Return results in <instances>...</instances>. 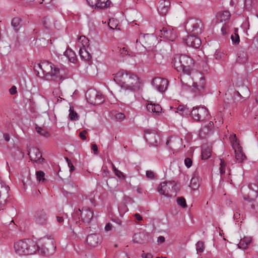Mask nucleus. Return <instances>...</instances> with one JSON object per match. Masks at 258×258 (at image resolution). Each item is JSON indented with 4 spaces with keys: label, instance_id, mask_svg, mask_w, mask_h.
Instances as JSON below:
<instances>
[{
    "label": "nucleus",
    "instance_id": "23",
    "mask_svg": "<svg viewBox=\"0 0 258 258\" xmlns=\"http://www.w3.org/2000/svg\"><path fill=\"white\" fill-rule=\"evenodd\" d=\"M147 109L149 112H152L154 115H159L162 110L159 104L152 103L147 104Z\"/></svg>",
    "mask_w": 258,
    "mask_h": 258
},
{
    "label": "nucleus",
    "instance_id": "61",
    "mask_svg": "<svg viewBox=\"0 0 258 258\" xmlns=\"http://www.w3.org/2000/svg\"><path fill=\"white\" fill-rule=\"evenodd\" d=\"M135 217L136 218L137 220L140 221L142 220V216L138 213H136L134 215Z\"/></svg>",
    "mask_w": 258,
    "mask_h": 258
},
{
    "label": "nucleus",
    "instance_id": "33",
    "mask_svg": "<svg viewBox=\"0 0 258 258\" xmlns=\"http://www.w3.org/2000/svg\"><path fill=\"white\" fill-rule=\"evenodd\" d=\"M89 40L84 35L81 36L78 39V44L80 48H88L89 45Z\"/></svg>",
    "mask_w": 258,
    "mask_h": 258
},
{
    "label": "nucleus",
    "instance_id": "7",
    "mask_svg": "<svg viewBox=\"0 0 258 258\" xmlns=\"http://www.w3.org/2000/svg\"><path fill=\"white\" fill-rule=\"evenodd\" d=\"M142 85V82L140 79L137 75L130 72L124 89L137 91L141 89Z\"/></svg>",
    "mask_w": 258,
    "mask_h": 258
},
{
    "label": "nucleus",
    "instance_id": "24",
    "mask_svg": "<svg viewBox=\"0 0 258 258\" xmlns=\"http://www.w3.org/2000/svg\"><path fill=\"white\" fill-rule=\"evenodd\" d=\"M230 14L228 11H222L217 14V18L221 22H226L229 20Z\"/></svg>",
    "mask_w": 258,
    "mask_h": 258
},
{
    "label": "nucleus",
    "instance_id": "58",
    "mask_svg": "<svg viewBox=\"0 0 258 258\" xmlns=\"http://www.w3.org/2000/svg\"><path fill=\"white\" fill-rule=\"evenodd\" d=\"M165 241V238L163 236H160L158 237L157 242L158 243H161Z\"/></svg>",
    "mask_w": 258,
    "mask_h": 258
},
{
    "label": "nucleus",
    "instance_id": "51",
    "mask_svg": "<svg viewBox=\"0 0 258 258\" xmlns=\"http://www.w3.org/2000/svg\"><path fill=\"white\" fill-rule=\"evenodd\" d=\"M118 52L123 55H126L128 54V51L125 47L119 48Z\"/></svg>",
    "mask_w": 258,
    "mask_h": 258
},
{
    "label": "nucleus",
    "instance_id": "59",
    "mask_svg": "<svg viewBox=\"0 0 258 258\" xmlns=\"http://www.w3.org/2000/svg\"><path fill=\"white\" fill-rule=\"evenodd\" d=\"M111 228H112V225L110 224V223H107L106 225H105V230L106 231H110V230H111Z\"/></svg>",
    "mask_w": 258,
    "mask_h": 258
},
{
    "label": "nucleus",
    "instance_id": "12",
    "mask_svg": "<svg viewBox=\"0 0 258 258\" xmlns=\"http://www.w3.org/2000/svg\"><path fill=\"white\" fill-rule=\"evenodd\" d=\"M152 84L153 87L160 92L165 91L168 86L167 80L159 77L153 79Z\"/></svg>",
    "mask_w": 258,
    "mask_h": 258
},
{
    "label": "nucleus",
    "instance_id": "37",
    "mask_svg": "<svg viewBox=\"0 0 258 258\" xmlns=\"http://www.w3.org/2000/svg\"><path fill=\"white\" fill-rule=\"evenodd\" d=\"M21 20L19 17H15L12 19L11 25L15 31H18L19 30L21 27Z\"/></svg>",
    "mask_w": 258,
    "mask_h": 258
},
{
    "label": "nucleus",
    "instance_id": "36",
    "mask_svg": "<svg viewBox=\"0 0 258 258\" xmlns=\"http://www.w3.org/2000/svg\"><path fill=\"white\" fill-rule=\"evenodd\" d=\"M235 153V159L239 162H242L244 160L246 159V157L243 152L242 149L241 150H236Z\"/></svg>",
    "mask_w": 258,
    "mask_h": 258
},
{
    "label": "nucleus",
    "instance_id": "57",
    "mask_svg": "<svg viewBox=\"0 0 258 258\" xmlns=\"http://www.w3.org/2000/svg\"><path fill=\"white\" fill-rule=\"evenodd\" d=\"M226 29L227 26L225 24L224 25H223L221 29V31L222 32V34L225 35L226 34Z\"/></svg>",
    "mask_w": 258,
    "mask_h": 258
},
{
    "label": "nucleus",
    "instance_id": "27",
    "mask_svg": "<svg viewBox=\"0 0 258 258\" xmlns=\"http://www.w3.org/2000/svg\"><path fill=\"white\" fill-rule=\"evenodd\" d=\"M182 139L178 137H170L166 141V144L170 148L175 147L177 144H181Z\"/></svg>",
    "mask_w": 258,
    "mask_h": 258
},
{
    "label": "nucleus",
    "instance_id": "54",
    "mask_svg": "<svg viewBox=\"0 0 258 258\" xmlns=\"http://www.w3.org/2000/svg\"><path fill=\"white\" fill-rule=\"evenodd\" d=\"M10 93L12 95H14L17 93V88L16 86H12L10 89Z\"/></svg>",
    "mask_w": 258,
    "mask_h": 258
},
{
    "label": "nucleus",
    "instance_id": "45",
    "mask_svg": "<svg viewBox=\"0 0 258 258\" xmlns=\"http://www.w3.org/2000/svg\"><path fill=\"white\" fill-rule=\"evenodd\" d=\"M204 249V243L202 241H198L196 244V250L197 252H203Z\"/></svg>",
    "mask_w": 258,
    "mask_h": 258
},
{
    "label": "nucleus",
    "instance_id": "28",
    "mask_svg": "<svg viewBox=\"0 0 258 258\" xmlns=\"http://www.w3.org/2000/svg\"><path fill=\"white\" fill-rule=\"evenodd\" d=\"M80 57L85 60H89L91 57V54L88 51V48H80L79 50Z\"/></svg>",
    "mask_w": 258,
    "mask_h": 258
},
{
    "label": "nucleus",
    "instance_id": "55",
    "mask_svg": "<svg viewBox=\"0 0 258 258\" xmlns=\"http://www.w3.org/2000/svg\"><path fill=\"white\" fill-rule=\"evenodd\" d=\"M91 150L93 151L95 154L98 153V147L96 144H92L91 145Z\"/></svg>",
    "mask_w": 258,
    "mask_h": 258
},
{
    "label": "nucleus",
    "instance_id": "53",
    "mask_svg": "<svg viewBox=\"0 0 258 258\" xmlns=\"http://www.w3.org/2000/svg\"><path fill=\"white\" fill-rule=\"evenodd\" d=\"M86 133H87V132L86 131H83L82 132L80 133L79 136L83 140H85L86 139Z\"/></svg>",
    "mask_w": 258,
    "mask_h": 258
},
{
    "label": "nucleus",
    "instance_id": "60",
    "mask_svg": "<svg viewBox=\"0 0 258 258\" xmlns=\"http://www.w3.org/2000/svg\"><path fill=\"white\" fill-rule=\"evenodd\" d=\"M57 222L58 223H62L64 221V219L61 216H57L56 217Z\"/></svg>",
    "mask_w": 258,
    "mask_h": 258
},
{
    "label": "nucleus",
    "instance_id": "5",
    "mask_svg": "<svg viewBox=\"0 0 258 258\" xmlns=\"http://www.w3.org/2000/svg\"><path fill=\"white\" fill-rule=\"evenodd\" d=\"M185 28L188 33L194 35H198L203 32L204 25L200 20L192 18L186 21Z\"/></svg>",
    "mask_w": 258,
    "mask_h": 258
},
{
    "label": "nucleus",
    "instance_id": "63",
    "mask_svg": "<svg viewBox=\"0 0 258 258\" xmlns=\"http://www.w3.org/2000/svg\"><path fill=\"white\" fill-rule=\"evenodd\" d=\"M214 57L216 59L220 60L221 58V54L219 52H216L214 55Z\"/></svg>",
    "mask_w": 258,
    "mask_h": 258
},
{
    "label": "nucleus",
    "instance_id": "52",
    "mask_svg": "<svg viewBox=\"0 0 258 258\" xmlns=\"http://www.w3.org/2000/svg\"><path fill=\"white\" fill-rule=\"evenodd\" d=\"M110 171L107 169V167H103L102 175L104 177H107L109 175Z\"/></svg>",
    "mask_w": 258,
    "mask_h": 258
},
{
    "label": "nucleus",
    "instance_id": "18",
    "mask_svg": "<svg viewBox=\"0 0 258 258\" xmlns=\"http://www.w3.org/2000/svg\"><path fill=\"white\" fill-rule=\"evenodd\" d=\"M185 43L188 46L195 48H199L202 44L200 38L192 34L187 37Z\"/></svg>",
    "mask_w": 258,
    "mask_h": 258
},
{
    "label": "nucleus",
    "instance_id": "62",
    "mask_svg": "<svg viewBox=\"0 0 258 258\" xmlns=\"http://www.w3.org/2000/svg\"><path fill=\"white\" fill-rule=\"evenodd\" d=\"M4 138L5 139V141H7V142H9L10 141V136L7 134H4Z\"/></svg>",
    "mask_w": 258,
    "mask_h": 258
},
{
    "label": "nucleus",
    "instance_id": "13",
    "mask_svg": "<svg viewBox=\"0 0 258 258\" xmlns=\"http://www.w3.org/2000/svg\"><path fill=\"white\" fill-rule=\"evenodd\" d=\"M130 72L124 70L118 71L116 74L114 75V80L118 84L122 89H124V86L127 80Z\"/></svg>",
    "mask_w": 258,
    "mask_h": 258
},
{
    "label": "nucleus",
    "instance_id": "2",
    "mask_svg": "<svg viewBox=\"0 0 258 258\" xmlns=\"http://www.w3.org/2000/svg\"><path fill=\"white\" fill-rule=\"evenodd\" d=\"M41 70L44 77L47 80H53L58 83L60 82L67 78V73L62 68H59L51 62L44 60L35 66V70Z\"/></svg>",
    "mask_w": 258,
    "mask_h": 258
},
{
    "label": "nucleus",
    "instance_id": "26",
    "mask_svg": "<svg viewBox=\"0 0 258 258\" xmlns=\"http://www.w3.org/2000/svg\"><path fill=\"white\" fill-rule=\"evenodd\" d=\"M52 95L54 97L53 101L55 103L59 102L60 101H61L62 99H63L61 97V96L62 95V93L58 84V86L53 89L52 91Z\"/></svg>",
    "mask_w": 258,
    "mask_h": 258
},
{
    "label": "nucleus",
    "instance_id": "25",
    "mask_svg": "<svg viewBox=\"0 0 258 258\" xmlns=\"http://www.w3.org/2000/svg\"><path fill=\"white\" fill-rule=\"evenodd\" d=\"M237 61L240 63H244L247 60V54L246 51L243 49L239 50L237 54Z\"/></svg>",
    "mask_w": 258,
    "mask_h": 258
},
{
    "label": "nucleus",
    "instance_id": "38",
    "mask_svg": "<svg viewBox=\"0 0 258 258\" xmlns=\"http://www.w3.org/2000/svg\"><path fill=\"white\" fill-rule=\"evenodd\" d=\"M35 129L37 133L41 136L48 138L50 136V134L47 131L37 125H36Z\"/></svg>",
    "mask_w": 258,
    "mask_h": 258
},
{
    "label": "nucleus",
    "instance_id": "21",
    "mask_svg": "<svg viewBox=\"0 0 258 258\" xmlns=\"http://www.w3.org/2000/svg\"><path fill=\"white\" fill-rule=\"evenodd\" d=\"M182 54H176L172 59L171 64L172 67L178 72H180L182 68Z\"/></svg>",
    "mask_w": 258,
    "mask_h": 258
},
{
    "label": "nucleus",
    "instance_id": "35",
    "mask_svg": "<svg viewBox=\"0 0 258 258\" xmlns=\"http://www.w3.org/2000/svg\"><path fill=\"white\" fill-rule=\"evenodd\" d=\"M212 148L210 147H203L202 150V158L203 160L208 159L211 156Z\"/></svg>",
    "mask_w": 258,
    "mask_h": 258
},
{
    "label": "nucleus",
    "instance_id": "30",
    "mask_svg": "<svg viewBox=\"0 0 258 258\" xmlns=\"http://www.w3.org/2000/svg\"><path fill=\"white\" fill-rule=\"evenodd\" d=\"M251 241V238L250 237H244L243 238L240 239L238 244V247L244 249L247 247Z\"/></svg>",
    "mask_w": 258,
    "mask_h": 258
},
{
    "label": "nucleus",
    "instance_id": "50",
    "mask_svg": "<svg viewBox=\"0 0 258 258\" xmlns=\"http://www.w3.org/2000/svg\"><path fill=\"white\" fill-rule=\"evenodd\" d=\"M146 175V177L150 179H153L155 176L154 172L151 170H147Z\"/></svg>",
    "mask_w": 258,
    "mask_h": 258
},
{
    "label": "nucleus",
    "instance_id": "43",
    "mask_svg": "<svg viewBox=\"0 0 258 258\" xmlns=\"http://www.w3.org/2000/svg\"><path fill=\"white\" fill-rule=\"evenodd\" d=\"M220 163L219 170H220V173L221 175H223L225 173L227 164H226V163L225 162V161L223 159H220Z\"/></svg>",
    "mask_w": 258,
    "mask_h": 258
},
{
    "label": "nucleus",
    "instance_id": "17",
    "mask_svg": "<svg viewBox=\"0 0 258 258\" xmlns=\"http://www.w3.org/2000/svg\"><path fill=\"white\" fill-rule=\"evenodd\" d=\"M28 155L32 161L36 162H42L44 159L39 150L35 147L31 148L28 151Z\"/></svg>",
    "mask_w": 258,
    "mask_h": 258
},
{
    "label": "nucleus",
    "instance_id": "49",
    "mask_svg": "<svg viewBox=\"0 0 258 258\" xmlns=\"http://www.w3.org/2000/svg\"><path fill=\"white\" fill-rule=\"evenodd\" d=\"M184 164L187 167V168H190L192 164V161L190 158H185L184 159Z\"/></svg>",
    "mask_w": 258,
    "mask_h": 258
},
{
    "label": "nucleus",
    "instance_id": "16",
    "mask_svg": "<svg viewBox=\"0 0 258 258\" xmlns=\"http://www.w3.org/2000/svg\"><path fill=\"white\" fill-rule=\"evenodd\" d=\"M78 211L80 213L82 220L84 223H89L93 218V212L90 208L83 207L81 210L79 209Z\"/></svg>",
    "mask_w": 258,
    "mask_h": 258
},
{
    "label": "nucleus",
    "instance_id": "10",
    "mask_svg": "<svg viewBox=\"0 0 258 258\" xmlns=\"http://www.w3.org/2000/svg\"><path fill=\"white\" fill-rule=\"evenodd\" d=\"M139 40L140 41V43L142 44L146 48L147 47H151L153 46L154 45V42L156 41V39L153 35L146 34L140 35L139 39H137L136 40L137 45H138Z\"/></svg>",
    "mask_w": 258,
    "mask_h": 258
},
{
    "label": "nucleus",
    "instance_id": "34",
    "mask_svg": "<svg viewBox=\"0 0 258 258\" xmlns=\"http://www.w3.org/2000/svg\"><path fill=\"white\" fill-rule=\"evenodd\" d=\"M64 55L68 58L69 61L74 62L76 60L75 53L72 49H67L64 52Z\"/></svg>",
    "mask_w": 258,
    "mask_h": 258
},
{
    "label": "nucleus",
    "instance_id": "39",
    "mask_svg": "<svg viewBox=\"0 0 258 258\" xmlns=\"http://www.w3.org/2000/svg\"><path fill=\"white\" fill-rule=\"evenodd\" d=\"M111 164L112 166V170L114 172L115 175L120 179L125 180V176L124 175V174L121 171L118 170L113 163L111 162Z\"/></svg>",
    "mask_w": 258,
    "mask_h": 258
},
{
    "label": "nucleus",
    "instance_id": "31",
    "mask_svg": "<svg viewBox=\"0 0 258 258\" xmlns=\"http://www.w3.org/2000/svg\"><path fill=\"white\" fill-rule=\"evenodd\" d=\"M177 112L182 116H187L190 114L191 111L184 105H180L176 108Z\"/></svg>",
    "mask_w": 258,
    "mask_h": 258
},
{
    "label": "nucleus",
    "instance_id": "41",
    "mask_svg": "<svg viewBox=\"0 0 258 258\" xmlns=\"http://www.w3.org/2000/svg\"><path fill=\"white\" fill-rule=\"evenodd\" d=\"M190 186L193 189H196L199 187V179L198 177L194 176L191 178Z\"/></svg>",
    "mask_w": 258,
    "mask_h": 258
},
{
    "label": "nucleus",
    "instance_id": "20",
    "mask_svg": "<svg viewBox=\"0 0 258 258\" xmlns=\"http://www.w3.org/2000/svg\"><path fill=\"white\" fill-rule=\"evenodd\" d=\"M88 5L95 8L102 9L109 5L108 0H86Z\"/></svg>",
    "mask_w": 258,
    "mask_h": 258
},
{
    "label": "nucleus",
    "instance_id": "3",
    "mask_svg": "<svg viewBox=\"0 0 258 258\" xmlns=\"http://www.w3.org/2000/svg\"><path fill=\"white\" fill-rule=\"evenodd\" d=\"M14 248L16 253L20 255H32L36 253L38 247L34 241L27 239L15 243Z\"/></svg>",
    "mask_w": 258,
    "mask_h": 258
},
{
    "label": "nucleus",
    "instance_id": "11",
    "mask_svg": "<svg viewBox=\"0 0 258 258\" xmlns=\"http://www.w3.org/2000/svg\"><path fill=\"white\" fill-rule=\"evenodd\" d=\"M144 138L150 144L157 146L159 136L155 130L147 129L144 131Z\"/></svg>",
    "mask_w": 258,
    "mask_h": 258
},
{
    "label": "nucleus",
    "instance_id": "56",
    "mask_svg": "<svg viewBox=\"0 0 258 258\" xmlns=\"http://www.w3.org/2000/svg\"><path fill=\"white\" fill-rule=\"evenodd\" d=\"M142 258H153V256L150 253H146L143 252V253L142 254Z\"/></svg>",
    "mask_w": 258,
    "mask_h": 258
},
{
    "label": "nucleus",
    "instance_id": "15",
    "mask_svg": "<svg viewBox=\"0 0 258 258\" xmlns=\"http://www.w3.org/2000/svg\"><path fill=\"white\" fill-rule=\"evenodd\" d=\"M159 35L161 37L165 38L169 41H173L176 38V33L173 31V29L170 27H163L160 30Z\"/></svg>",
    "mask_w": 258,
    "mask_h": 258
},
{
    "label": "nucleus",
    "instance_id": "8",
    "mask_svg": "<svg viewBox=\"0 0 258 258\" xmlns=\"http://www.w3.org/2000/svg\"><path fill=\"white\" fill-rule=\"evenodd\" d=\"M86 97L88 101L93 105H99L103 103L102 96L95 90H89L86 93Z\"/></svg>",
    "mask_w": 258,
    "mask_h": 258
},
{
    "label": "nucleus",
    "instance_id": "64",
    "mask_svg": "<svg viewBox=\"0 0 258 258\" xmlns=\"http://www.w3.org/2000/svg\"><path fill=\"white\" fill-rule=\"evenodd\" d=\"M118 258H128L127 255L125 253H122Z\"/></svg>",
    "mask_w": 258,
    "mask_h": 258
},
{
    "label": "nucleus",
    "instance_id": "42",
    "mask_svg": "<svg viewBox=\"0 0 258 258\" xmlns=\"http://www.w3.org/2000/svg\"><path fill=\"white\" fill-rule=\"evenodd\" d=\"M45 173L42 171H37L36 172V178L39 182H44L46 179L44 178Z\"/></svg>",
    "mask_w": 258,
    "mask_h": 258
},
{
    "label": "nucleus",
    "instance_id": "40",
    "mask_svg": "<svg viewBox=\"0 0 258 258\" xmlns=\"http://www.w3.org/2000/svg\"><path fill=\"white\" fill-rule=\"evenodd\" d=\"M69 118L72 120H78L79 116L76 112L74 110V107L73 106L70 107L69 109Z\"/></svg>",
    "mask_w": 258,
    "mask_h": 258
},
{
    "label": "nucleus",
    "instance_id": "1",
    "mask_svg": "<svg viewBox=\"0 0 258 258\" xmlns=\"http://www.w3.org/2000/svg\"><path fill=\"white\" fill-rule=\"evenodd\" d=\"M182 70L181 72L191 76L193 81L192 86L195 91L203 92L206 86L205 77L203 74L197 70H194V60L186 55H182Z\"/></svg>",
    "mask_w": 258,
    "mask_h": 258
},
{
    "label": "nucleus",
    "instance_id": "19",
    "mask_svg": "<svg viewBox=\"0 0 258 258\" xmlns=\"http://www.w3.org/2000/svg\"><path fill=\"white\" fill-rule=\"evenodd\" d=\"M170 6L169 0H160L158 3L157 10L161 16H165L168 12Z\"/></svg>",
    "mask_w": 258,
    "mask_h": 258
},
{
    "label": "nucleus",
    "instance_id": "22",
    "mask_svg": "<svg viewBox=\"0 0 258 258\" xmlns=\"http://www.w3.org/2000/svg\"><path fill=\"white\" fill-rule=\"evenodd\" d=\"M86 241L88 245L95 247L100 242L101 237L98 234H91L87 236Z\"/></svg>",
    "mask_w": 258,
    "mask_h": 258
},
{
    "label": "nucleus",
    "instance_id": "4",
    "mask_svg": "<svg viewBox=\"0 0 258 258\" xmlns=\"http://www.w3.org/2000/svg\"><path fill=\"white\" fill-rule=\"evenodd\" d=\"M37 246V251L42 255L51 254L56 248L54 239L51 236L44 237L39 239Z\"/></svg>",
    "mask_w": 258,
    "mask_h": 258
},
{
    "label": "nucleus",
    "instance_id": "47",
    "mask_svg": "<svg viewBox=\"0 0 258 258\" xmlns=\"http://www.w3.org/2000/svg\"><path fill=\"white\" fill-rule=\"evenodd\" d=\"M231 39L233 43L235 44H238L240 41L239 36L237 34H232L231 36Z\"/></svg>",
    "mask_w": 258,
    "mask_h": 258
},
{
    "label": "nucleus",
    "instance_id": "9",
    "mask_svg": "<svg viewBox=\"0 0 258 258\" xmlns=\"http://www.w3.org/2000/svg\"><path fill=\"white\" fill-rule=\"evenodd\" d=\"M48 213L44 209H39L35 211L33 220L35 223L41 226H45L48 223Z\"/></svg>",
    "mask_w": 258,
    "mask_h": 258
},
{
    "label": "nucleus",
    "instance_id": "6",
    "mask_svg": "<svg viewBox=\"0 0 258 258\" xmlns=\"http://www.w3.org/2000/svg\"><path fill=\"white\" fill-rule=\"evenodd\" d=\"M192 118L196 121H203L210 117L208 109L205 106H197L190 112Z\"/></svg>",
    "mask_w": 258,
    "mask_h": 258
},
{
    "label": "nucleus",
    "instance_id": "46",
    "mask_svg": "<svg viewBox=\"0 0 258 258\" xmlns=\"http://www.w3.org/2000/svg\"><path fill=\"white\" fill-rule=\"evenodd\" d=\"M177 203L178 205L183 208H185L186 207V201L185 199L182 197L178 198L177 199Z\"/></svg>",
    "mask_w": 258,
    "mask_h": 258
},
{
    "label": "nucleus",
    "instance_id": "29",
    "mask_svg": "<svg viewBox=\"0 0 258 258\" xmlns=\"http://www.w3.org/2000/svg\"><path fill=\"white\" fill-rule=\"evenodd\" d=\"M149 58L150 60L156 63H160L163 59V56L160 53H157L155 54L153 52H151L149 53Z\"/></svg>",
    "mask_w": 258,
    "mask_h": 258
},
{
    "label": "nucleus",
    "instance_id": "32",
    "mask_svg": "<svg viewBox=\"0 0 258 258\" xmlns=\"http://www.w3.org/2000/svg\"><path fill=\"white\" fill-rule=\"evenodd\" d=\"M230 140L231 141V145L233 149L234 150V151L242 149V147L240 146L235 134L231 136L230 137Z\"/></svg>",
    "mask_w": 258,
    "mask_h": 258
},
{
    "label": "nucleus",
    "instance_id": "14",
    "mask_svg": "<svg viewBox=\"0 0 258 258\" xmlns=\"http://www.w3.org/2000/svg\"><path fill=\"white\" fill-rule=\"evenodd\" d=\"M174 185L170 182H163L160 183L158 187V192L166 197H170L172 195L170 194L173 189Z\"/></svg>",
    "mask_w": 258,
    "mask_h": 258
},
{
    "label": "nucleus",
    "instance_id": "44",
    "mask_svg": "<svg viewBox=\"0 0 258 258\" xmlns=\"http://www.w3.org/2000/svg\"><path fill=\"white\" fill-rule=\"evenodd\" d=\"M143 234L141 233H136L133 237V240L135 243H140L142 242V236Z\"/></svg>",
    "mask_w": 258,
    "mask_h": 258
},
{
    "label": "nucleus",
    "instance_id": "48",
    "mask_svg": "<svg viewBox=\"0 0 258 258\" xmlns=\"http://www.w3.org/2000/svg\"><path fill=\"white\" fill-rule=\"evenodd\" d=\"M125 115L121 112L117 113L115 115V118L117 121H121L124 119Z\"/></svg>",
    "mask_w": 258,
    "mask_h": 258
}]
</instances>
